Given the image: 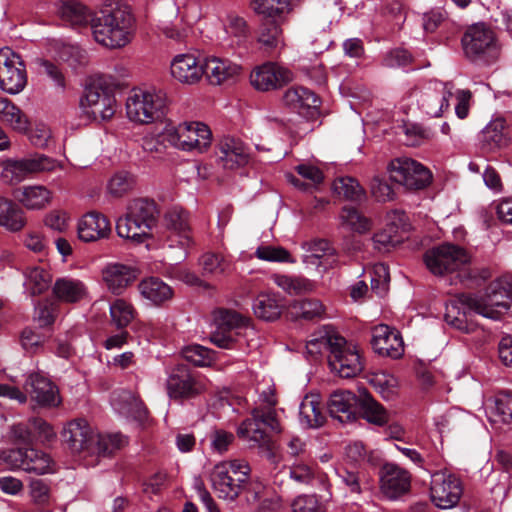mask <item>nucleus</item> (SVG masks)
<instances>
[{
  "instance_id": "nucleus-21",
  "label": "nucleus",
  "mask_w": 512,
  "mask_h": 512,
  "mask_svg": "<svg viewBox=\"0 0 512 512\" xmlns=\"http://www.w3.org/2000/svg\"><path fill=\"white\" fill-rule=\"evenodd\" d=\"M453 89L451 83H435L422 92L418 100L420 109L430 117H441L450 107Z\"/></svg>"
},
{
  "instance_id": "nucleus-34",
  "label": "nucleus",
  "mask_w": 512,
  "mask_h": 512,
  "mask_svg": "<svg viewBox=\"0 0 512 512\" xmlns=\"http://www.w3.org/2000/svg\"><path fill=\"white\" fill-rule=\"evenodd\" d=\"M509 138L505 131V120L496 118L490 121L480 134V143L483 149L493 151L505 147Z\"/></svg>"
},
{
  "instance_id": "nucleus-39",
  "label": "nucleus",
  "mask_w": 512,
  "mask_h": 512,
  "mask_svg": "<svg viewBox=\"0 0 512 512\" xmlns=\"http://www.w3.org/2000/svg\"><path fill=\"white\" fill-rule=\"evenodd\" d=\"M0 121L18 132H26L29 127L26 114L6 97H0Z\"/></svg>"
},
{
  "instance_id": "nucleus-29",
  "label": "nucleus",
  "mask_w": 512,
  "mask_h": 512,
  "mask_svg": "<svg viewBox=\"0 0 512 512\" xmlns=\"http://www.w3.org/2000/svg\"><path fill=\"white\" fill-rule=\"evenodd\" d=\"M111 233V224L102 214L90 212L85 214L78 224V237L84 242L106 238Z\"/></svg>"
},
{
  "instance_id": "nucleus-32",
  "label": "nucleus",
  "mask_w": 512,
  "mask_h": 512,
  "mask_svg": "<svg viewBox=\"0 0 512 512\" xmlns=\"http://www.w3.org/2000/svg\"><path fill=\"white\" fill-rule=\"evenodd\" d=\"M283 103L298 114H306L309 109L318 107L319 99L311 90L294 86L284 93Z\"/></svg>"
},
{
  "instance_id": "nucleus-22",
  "label": "nucleus",
  "mask_w": 512,
  "mask_h": 512,
  "mask_svg": "<svg viewBox=\"0 0 512 512\" xmlns=\"http://www.w3.org/2000/svg\"><path fill=\"white\" fill-rule=\"evenodd\" d=\"M371 344L374 351L381 356L398 359L404 353L401 334L386 324H379L372 329Z\"/></svg>"
},
{
  "instance_id": "nucleus-17",
  "label": "nucleus",
  "mask_w": 512,
  "mask_h": 512,
  "mask_svg": "<svg viewBox=\"0 0 512 512\" xmlns=\"http://www.w3.org/2000/svg\"><path fill=\"white\" fill-rule=\"evenodd\" d=\"M463 493L461 481L446 471H438L431 476L430 496L440 509L455 507Z\"/></svg>"
},
{
  "instance_id": "nucleus-35",
  "label": "nucleus",
  "mask_w": 512,
  "mask_h": 512,
  "mask_svg": "<svg viewBox=\"0 0 512 512\" xmlns=\"http://www.w3.org/2000/svg\"><path fill=\"white\" fill-rule=\"evenodd\" d=\"M53 292L57 299L66 303H75L84 299L87 295L85 284L73 278H59L53 286Z\"/></svg>"
},
{
  "instance_id": "nucleus-44",
  "label": "nucleus",
  "mask_w": 512,
  "mask_h": 512,
  "mask_svg": "<svg viewBox=\"0 0 512 512\" xmlns=\"http://www.w3.org/2000/svg\"><path fill=\"white\" fill-rule=\"evenodd\" d=\"M257 42L269 52L282 49L285 45L282 29L275 22L263 23L258 31Z\"/></svg>"
},
{
  "instance_id": "nucleus-7",
  "label": "nucleus",
  "mask_w": 512,
  "mask_h": 512,
  "mask_svg": "<svg viewBox=\"0 0 512 512\" xmlns=\"http://www.w3.org/2000/svg\"><path fill=\"white\" fill-rule=\"evenodd\" d=\"M125 107L130 121L150 124L164 116L166 95L161 90L136 88L129 93Z\"/></svg>"
},
{
  "instance_id": "nucleus-37",
  "label": "nucleus",
  "mask_w": 512,
  "mask_h": 512,
  "mask_svg": "<svg viewBox=\"0 0 512 512\" xmlns=\"http://www.w3.org/2000/svg\"><path fill=\"white\" fill-rule=\"evenodd\" d=\"M283 305L276 294L262 292L253 302L254 314L264 321H275L282 313Z\"/></svg>"
},
{
  "instance_id": "nucleus-20",
  "label": "nucleus",
  "mask_w": 512,
  "mask_h": 512,
  "mask_svg": "<svg viewBox=\"0 0 512 512\" xmlns=\"http://www.w3.org/2000/svg\"><path fill=\"white\" fill-rule=\"evenodd\" d=\"M26 396L41 407H57L61 403V398L57 386L48 378L39 374H30L24 384Z\"/></svg>"
},
{
  "instance_id": "nucleus-8",
  "label": "nucleus",
  "mask_w": 512,
  "mask_h": 512,
  "mask_svg": "<svg viewBox=\"0 0 512 512\" xmlns=\"http://www.w3.org/2000/svg\"><path fill=\"white\" fill-rule=\"evenodd\" d=\"M80 109L89 119L105 121L116 111V98L103 77L92 78L80 98Z\"/></svg>"
},
{
  "instance_id": "nucleus-45",
  "label": "nucleus",
  "mask_w": 512,
  "mask_h": 512,
  "mask_svg": "<svg viewBox=\"0 0 512 512\" xmlns=\"http://www.w3.org/2000/svg\"><path fill=\"white\" fill-rule=\"evenodd\" d=\"M290 480L300 485H309L315 479V468L307 459H295L291 464L284 467Z\"/></svg>"
},
{
  "instance_id": "nucleus-9",
  "label": "nucleus",
  "mask_w": 512,
  "mask_h": 512,
  "mask_svg": "<svg viewBox=\"0 0 512 512\" xmlns=\"http://www.w3.org/2000/svg\"><path fill=\"white\" fill-rule=\"evenodd\" d=\"M164 141L179 150L204 152L212 142L210 128L197 121L184 122L178 126L167 125L162 131Z\"/></svg>"
},
{
  "instance_id": "nucleus-54",
  "label": "nucleus",
  "mask_w": 512,
  "mask_h": 512,
  "mask_svg": "<svg viewBox=\"0 0 512 512\" xmlns=\"http://www.w3.org/2000/svg\"><path fill=\"white\" fill-rule=\"evenodd\" d=\"M182 356L196 366H210L215 360V352L201 345H190L182 350Z\"/></svg>"
},
{
  "instance_id": "nucleus-18",
  "label": "nucleus",
  "mask_w": 512,
  "mask_h": 512,
  "mask_svg": "<svg viewBox=\"0 0 512 512\" xmlns=\"http://www.w3.org/2000/svg\"><path fill=\"white\" fill-rule=\"evenodd\" d=\"M166 388L170 398L188 399L201 394L206 385L202 378L193 375L184 364H178L168 372Z\"/></svg>"
},
{
  "instance_id": "nucleus-51",
  "label": "nucleus",
  "mask_w": 512,
  "mask_h": 512,
  "mask_svg": "<svg viewBox=\"0 0 512 512\" xmlns=\"http://www.w3.org/2000/svg\"><path fill=\"white\" fill-rule=\"evenodd\" d=\"M166 243L169 249H178L175 261H183L188 256L189 249L194 245L192 232H169Z\"/></svg>"
},
{
  "instance_id": "nucleus-42",
  "label": "nucleus",
  "mask_w": 512,
  "mask_h": 512,
  "mask_svg": "<svg viewBox=\"0 0 512 512\" xmlns=\"http://www.w3.org/2000/svg\"><path fill=\"white\" fill-rule=\"evenodd\" d=\"M60 16L63 21L73 27L91 25V19L94 15L82 3L69 0L62 4L60 8Z\"/></svg>"
},
{
  "instance_id": "nucleus-19",
  "label": "nucleus",
  "mask_w": 512,
  "mask_h": 512,
  "mask_svg": "<svg viewBox=\"0 0 512 512\" xmlns=\"http://www.w3.org/2000/svg\"><path fill=\"white\" fill-rule=\"evenodd\" d=\"M250 84L260 92L281 88L293 80V73L275 62H265L255 66L250 73Z\"/></svg>"
},
{
  "instance_id": "nucleus-25",
  "label": "nucleus",
  "mask_w": 512,
  "mask_h": 512,
  "mask_svg": "<svg viewBox=\"0 0 512 512\" xmlns=\"http://www.w3.org/2000/svg\"><path fill=\"white\" fill-rule=\"evenodd\" d=\"M204 72L203 64L190 53L176 55L170 64L171 76L177 82L186 85L198 83L202 79Z\"/></svg>"
},
{
  "instance_id": "nucleus-27",
  "label": "nucleus",
  "mask_w": 512,
  "mask_h": 512,
  "mask_svg": "<svg viewBox=\"0 0 512 512\" xmlns=\"http://www.w3.org/2000/svg\"><path fill=\"white\" fill-rule=\"evenodd\" d=\"M249 150L245 144L236 138H225L219 145V163L225 169H236L249 161Z\"/></svg>"
},
{
  "instance_id": "nucleus-13",
  "label": "nucleus",
  "mask_w": 512,
  "mask_h": 512,
  "mask_svg": "<svg viewBox=\"0 0 512 512\" xmlns=\"http://www.w3.org/2000/svg\"><path fill=\"white\" fill-rule=\"evenodd\" d=\"M424 261L434 275L442 276L453 272L459 275L462 267L469 264L470 256L463 248L445 243L428 250L424 255Z\"/></svg>"
},
{
  "instance_id": "nucleus-3",
  "label": "nucleus",
  "mask_w": 512,
  "mask_h": 512,
  "mask_svg": "<svg viewBox=\"0 0 512 512\" xmlns=\"http://www.w3.org/2000/svg\"><path fill=\"white\" fill-rule=\"evenodd\" d=\"M260 400L265 406H259L252 410V417L245 419L239 425L237 435L242 441L248 444L249 448H257L260 454L274 461L276 457L275 443L270 436L259 427L262 423L272 432H282L278 412L275 409L277 400L274 391L269 387L260 394Z\"/></svg>"
},
{
  "instance_id": "nucleus-48",
  "label": "nucleus",
  "mask_w": 512,
  "mask_h": 512,
  "mask_svg": "<svg viewBox=\"0 0 512 512\" xmlns=\"http://www.w3.org/2000/svg\"><path fill=\"white\" fill-rule=\"evenodd\" d=\"M125 443L126 439L120 433L106 435L95 434V441L89 454L107 456L123 447Z\"/></svg>"
},
{
  "instance_id": "nucleus-1",
  "label": "nucleus",
  "mask_w": 512,
  "mask_h": 512,
  "mask_svg": "<svg viewBox=\"0 0 512 512\" xmlns=\"http://www.w3.org/2000/svg\"><path fill=\"white\" fill-rule=\"evenodd\" d=\"M511 303L512 282L507 277H501L492 281L483 295L461 294L457 302H452L446 307L445 320L457 329L469 332L465 311H457L456 314L457 304H461L464 309L495 320L510 308Z\"/></svg>"
},
{
  "instance_id": "nucleus-14",
  "label": "nucleus",
  "mask_w": 512,
  "mask_h": 512,
  "mask_svg": "<svg viewBox=\"0 0 512 512\" xmlns=\"http://www.w3.org/2000/svg\"><path fill=\"white\" fill-rule=\"evenodd\" d=\"M391 179L407 190H420L432 181L428 168L411 158H397L389 165Z\"/></svg>"
},
{
  "instance_id": "nucleus-43",
  "label": "nucleus",
  "mask_w": 512,
  "mask_h": 512,
  "mask_svg": "<svg viewBox=\"0 0 512 512\" xmlns=\"http://www.w3.org/2000/svg\"><path fill=\"white\" fill-rule=\"evenodd\" d=\"M288 312L295 319L313 320L324 315L325 307L318 299H302L291 303Z\"/></svg>"
},
{
  "instance_id": "nucleus-24",
  "label": "nucleus",
  "mask_w": 512,
  "mask_h": 512,
  "mask_svg": "<svg viewBox=\"0 0 512 512\" xmlns=\"http://www.w3.org/2000/svg\"><path fill=\"white\" fill-rule=\"evenodd\" d=\"M62 437L73 453H90L95 441L92 427L83 419H75L67 423Z\"/></svg>"
},
{
  "instance_id": "nucleus-60",
  "label": "nucleus",
  "mask_w": 512,
  "mask_h": 512,
  "mask_svg": "<svg viewBox=\"0 0 512 512\" xmlns=\"http://www.w3.org/2000/svg\"><path fill=\"white\" fill-rule=\"evenodd\" d=\"M340 219L342 224L359 233H363L370 228L369 220L353 207H344Z\"/></svg>"
},
{
  "instance_id": "nucleus-57",
  "label": "nucleus",
  "mask_w": 512,
  "mask_h": 512,
  "mask_svg": "<svg viewBox=\"0 0 512 512\" xmlns=\"http://www.w3.org/2000/svg\"><path fill=\"white\" fill-rule=\"evenodd\" d=\"M255 257L262 261L294 263L291 254L280 246L260 245L255 250Z\"/></svg>"
},
{
  "instance_id": "nucleus-10",
  "label": "nucleus",
  "mask_w": 512,
  "mask_h": 512,
  "mask_svg": "<svg viewBox=\"0 0 512 512\" xmlns=\"http://www.w3.org/2000/svg\"><path fill=\"white\" fill-rule=\"evenodd\" d=\"M465 55L472 61L493 63L499 56L494 32L484 23L470 26L462 38Z\"/></svg>"
},
{
  "instance_id": "nucleus-28",
  "label": "nucleus",
  "mask_w": 512,
  "mask_h": 512,
  "mask_svg": "<svg viewBox=\"0 0 512 512\" xmlns=\"http://www.w3.org/2000/svg\"><path fill=\"white\" fill-rule=\"evenodd\" d=\"M209 82L213 85H220L234 81L241 73V66L228 60L218 57H209L203 64Z\"/></svg>"
},
{
  "instance_id": "nucleus-12",
  "label": "nucleus",
  "mask_w": 512,
  "mask_h": 512,
  "mask_svg": "<svg viewBox=\"0 0 512 512\" xmlns=\"http://www.w3.org/2000/svg\"><path fill=\"white\" fill-rule=\"evenodd\" d=\"M61 165L54 159L43 154L23 159H7L2 162L1 179L4 183L18 184L32 174L44 171H54Z\"/></svg>"
},
{
  "instance_id": "nucleus-47",
  "label": "nucleus",
  "mask_w": 512,
  "mask_h": 512,
  "mask_svg": "<svg viewBox=\"0 0 512 512\" xmlns=\"http://www.w3.org/2000/svg\"><path fill=\"white\" fill-rule=\"evenodd\" d=\"M360 412L369 423L383 426L389 420V414L382 405L366 395L359 403Z\"/></svg>"
},
{
  "instance_id": "nucleus-64",
  "label": "nucleus",
  "mask_w": 512,
  "mask_h": 512,
  "mask_svg": "<svg viewBox=\"0 0 512 512\" xmlns=\"http://www.w3.org/2000/svg\"><path fill=\"white\" fill-rule=\"evenodd\" d=\"M49 283V274L42 268L33 267L27 273L26 284L33 294L42 293Z\"/></svg>"
},
{
  "instance_id": "nucleus-36",
  "label": "nucleus",
  "mask_w": 512,
  "mask_h": 512,
  "mask_svg": "<svg viewBox=\"0 0 512 512\" xmlns=\"http://www.w3.org/2000/svg\"><path fill=\"white\" fill-rule=\"evenodd\" d=\"M141 296L155 305H160L173 296L172 288L159 278L150 277L143 279L138 284Z\"/></svg>"
},
{
  "instance_id": "nucleus-26",
  "label": "nucleus",
  "mask_w": 512,
  "mask_h": 512,
  "mask_svg": "<svg viewBox=\"0 0 512 512\" xmlns=\"http://www.w3.org/2000/svg\"><path fill=\"white\" fill-rule=\"evenodd\" d=\"M407 231L408 225L405 223V215L395 213L394 219L387 224L386 228L374 235V248L379 252H388L404 241Z\"/></svg>"
},
{
  "instance_id": "nucleus-55",
  "label": "nucleus",
  "mask_w": 512,
  "mask_h": 512,
  "mask_svg": "<svg viewBox=\"0 0 512 512\" xmlns=\"http://www.w3.org/2000/svg\"><path fill=\"white\" fill-rule=\"evenodd\" d=\"M120 401L124 403L122 406L117 407L116 402H114V406L121 414L131 416L139 420L146 416V408L144 407L143 402L132 393L126 391L123 392L120 395Z\"/></svg>"
},
{
  "instance_id": "nucleus-58",
  "label": "nucleus",
  "mask_w": 512,
  "mask_h": 512,
  "mask_svg": "<svg viewBox=\"0 0 512 512\" xmlns=\"http://www.w3.org/2000/svg\"><path fill=\"white\" fill-rule=\"evenodd\" d=\"M165 222L169 232H192L189 215L180 207H172L165 214Z\"/></svg>"
},
{
  "instance_id": "nucleus-31",
  "label": "nucleus",
  "mask_w": 512,
  "mask_h": 512,
  "mask_svg": "<svg viewBox=\"0 0 512 512\" xmlns=\"http://www.w3.org/2000/svg\"><path fill=\"white\" fill-rule=\"evenodd\" d=\"M134 270L124 264L107 265L103 270V280L110 292L120 295L135 280Z\"/></svg>"
},
{
  "instance_id": "nucleus-62",
  "label": "nucleus",
  "mask_w": 512,
  "mask_h": 512,
  "mask_svg": "<svg viewBox=\"0 0 512 512\" xmlns=\"http://www.w3.org/2000/svg\"><path fill=\"white\" fill-rule=\"evenodd\" d=\"M133 185V178L125 172L116 173L108 182V192L113 197H122Z\"/></svg>"
},
{
  "instance_id": "nucleus-11",
  "label": "nucleus",
  "mask_w": 512,
  "mask_h": 512,
  "mask_svg": "<svg viewBox=\"0 0 512 512\" xmlns=\"http://www.w3.org/2000/svg\"><path fill=\"white\" fill-rule=\"evenodd\" d=\"M0 461L12 470L20 469L27 473L43 475L55 471V463L50 455L35 448L3 450Z\"/></svg>"
},
{
  "instance_id": "nucleus-46",
  "label": "nucleus",
  "mask_w": 512,
  "mask_h": 512,
  "mask_svg": "<svg viewBox=\"0 0 512 512\" xmlns=\"http://www.w3.org/2000/svg\"><path fill=\"white\" fill-rule=\"evenodd\" d=\"M252 9L269 18L282 17L292 10L291 0H252Z\"/></svg>"
},
{
  "instance_id": "nucleus-63",
  "label": "nucleus",
  "mask_w": 512,
  "mask_h": 512,
  "mask_svg": "<svg viewBox=\"0 0 512 512\" xmlns=\"http://www.w3.org/2000/svg\"><path fill=\"white\" fill-rule=\"evenodd\" d=\"M162 33L177 43H187L192 34V27L186 23L167 24L162 28Z\"/></svg>"
},
{
  "instance_id": "nucleus-4",
  "label": "nucleus",
  "mask_w": 512,
  "mask_h": 512,
  "mask_svg": "<svg viewBox=\"0 0 512 512\" xmlns=\"http://www.w3.org/2000/svg\"><path fill=\"white\" fill-rule=\"evenodd\" d=\"M133 23L130 7L116 3L93 16L90 26L92 37L97 44L108 49L125 47L132 39Z\"/></svg>"
},
{
  "instance_id": "nucleus-40",
  "label": "nucleus",
  "mask_w": 512,
  "mask_h": 512,
  "mask_svg": "<svg viewBox=\"0 0 512 512\" xmlns=\"http://www.w3.org/2000/svg\"><path fill=\"white\" fill-rule=\"evenodd\" d=\"M52 199V192L41 185H32L23 187L18 196L19 202L30 210H40L45 208Z\"/></svg>"
},
{
  "instance_id": "nucleus-16",
  "label": "nucleus",
  "mask_w": 512,
  "mask_h": 512,
  "mask_svg": "<svg viewBox=\"0 0 512 512\" xmlns=\"http://www.w3.org/2000/svg\"><path fill=\"white\" fill-rule=\"evenodd\" d=\"M27 84L21 57L6 47L0 50V88L9 94L20 93Z\"/></svg>"
},
{
  "instance_id": "nucleus-49",
  "label": "nucleus",
  "mask_w": 512,
  "mask_h": 512,
  "mask_svg": "<svg viewBox=\"0 0 512 512\" xmlns=\"http://www.w3.org/2000/svg\"><path fill=\"white\" fill-rule=\"evenodd\" d=\"M225 29L237 47H246L251 32L244 18L234 14L228 15Z\"/></svg>"
},
{
  "instance_id": "nucleus-38",
  "label": "nucleus",
  "mask_w": 512,
  "mask_h": 512,
  "mask_svg": "<svg viewBox=\"0 0 512 512\" xmlns=\"http://www.w3.org/2000/svg\"><path fill=\"white\" fill-rule=\"evenodd\" d=\"M310 252L304 257V262L323 266L325 269L335 263V249L327 240L318 239L305 243Z\"/></svg>"
},
{
  "instance_id": "nucleus-6",
  "label": "nucleus",
  "mask_w": 512,
  "mask_h": 512,
  "mask_svg": "<svg viewBox=\"0 0 512 512\" xmlns=\"http://www.w3.org/2000/svg\"><path fill=\"white\" fill-rule=\"evenodd\" d=\"M250 472L251 468L246 460L222 461L212 468L209 480L219 498L234 501L248 482Z\"/></svg>"
},
{
  "instance_id": "nucleus-2",
  "label": "nucleus",
  "mask_w": 512,
  "mask_h": 512,
  "mask_svg": "<svg viewBox=\"0 0 512 512\" xmlns=\"http://www.w3.org/2000/svg\"><path fill=\"white\" fill-rule=\"evenodd\" d=\"M306 352L312 357L328 353L331 371L341 378L355 377L363 369L356 347L332 326H323L311 334L306 343Z\"/></svg>"
},
{
  "instance_id": "nucleus-50",
  "label": "nucleus",
  "mask_w": 512,
  "mask_h": 512,
  "mask_svg": "<svg viewBox=\"0 0 512 512\" xmlns=\"http://www.w3.org/2000/svg\"><path fill=\"white\" fill-rule=\"evenodd\" d=\"M112 323L118 328L128 326L135 317V309L124 299H116L110 304Z\"/></svg>"
},
{
  "instance_id": "nucleus-41",
  "label": "nucleus",
  "mask_w": 512,
  "mask_h": 512,
  "mask_svg": "<svg viewBox=\"0 0 512 512\" xmlns=\"http://www.w3.org/2000/svg\"><path fill=\"white\" fill-rule=\"evenodd\" d=\"M25 223L23 210L11 200L0 196V225L10 231H19Z\"/></svg>"
},
{
  "instance_id": "nucleus-5",
  "label": "nucleus",
  "mask_w": 512,
  "mask_h": 512,
  "mask_svg": "<svg viewBox=\"0 0 512 512\" xmlns=\"http://www.w3.org/2000/svg\"><path fill=\"white\" fill-rule=\"evenodd\" d=\"M157 214V207L153 200L142 198L132 200L126 214L116 221L118 236L137 244L143 243L151 236Z\"/></svg>"
},
{
  "instance_id": "nucleus-59",
  "label": "nucleus",
  "mask_w": 512,
  "mask_h": 512,
  "mask_svg": "<svg viewBox=\"0 0 512 512\" xmlns=\"http://www.w3.org/2000/svg\"><path fill=\"white\" fill-rule=\"evenodd\" d=\"M371 383L386 400L392 399L397 394L398 380L390 373L381 372L375 374L371 379Z\"/></svg>"
},
{
  "instance_id": "nucleus-23",
  "label": "nucleus",
  "mask_w": 512,
  "mask_h": 512,
  "mask_svg": "<svg viewBox=\"0 0 512 512\" xmlns=\"http://www.w3.org/2000/svg\"><path fill=\"white\" fill-rule=\"evenodd\" d=\"M411 484L410 473L394 463L383 465L380 473V487L383 494L396 499L408 492Z\"/></svg>"
},
{
  "instance_id": "nucleus-15",
  "label": "nucleus",
  "mask_w": 512,
  "mask_h": 512,
  "mask_svg": "<svg viewBox=\"0 0 512 512\" xmlns=\"http://www.w3.org/2000/svg\"><path fill=\"white\" fill-rule=\"evenodd\" d=\"M215 331L211 334V342L219 348L230 349L237 341V329L246 327L249 319L236 311L220 308L213 314Z\"/></svg>"
},
{
  "instance_id": "nucleus-30",
  "label": "nucleus",
  "mask_w": 512,
  "mask_h": 512,
  "mask_svg": "<svg viewBox=\"0 0 512 512\" xmlns=\"http://www.w3.org/2000/svg\"><path fill=\"white\" fill-rule=\"evenodd\" d=\"M358 398L350 391H336L330 395L328 411L332 418L341 423L352 422L356 418L355 410Z\"/></svg>"
},
{
  "instance_id": "nucleus-52",
  "label": "nucleus",
  "mask_w": 512,
  "mask_h": 512,
  "mask_svg": "<svg viewBox=\"0 0 512 512\" xmlns=\"http://www.w3.org/2000/svg\"><path fill=\"white\" fill-rule=\"evenodd\" d=\"M333 190L339 196L352 201L360 200L364 195V191L357 180L349 176L335 179Z\"/></svg>"
},
{
  "instance_id": "nucleus-56",
  "label": "nucleus",
  "mask_w": 512,
  "mask_h": 512,
  "mask_svg": "<svg viewBox=\"0 0 512 512\" xmlns=\"http://www.w3.org/2000/svg\"><path fill=\"white\" fill-rule=\"evenodd\" d=\"M200 265L205 274L222 275L230 269V262L221 254L207 252L200 258Z\"/></svg>"
},
{
  "instance_id": "nucleus-53",
  "label": "nucleus",
  "mask_w": 512,
  "mask_h": 512,
  "mask_svg": "<svg viewBox=\"0 0 512 512\" xmlns=\"http://www.w3.org/2000/svg\"><path fill=\"white\" fill-rule=\"evenodd\" d=\"M272 279L279 288L289 294H300L312 288L310 281L301 277L275 274L272 276Z\"/></svg>"
},
{
  "instance_id": "nucleus-61",
  "label": "nucleus",
  "mask_w": 512,
  "mask_h": 512,
  "mask_svg": "<svg viewBox=\"0 0 512 512\" xmlns=\"http://www.w3.org/2000/svg\"><path fill=\"white\" fill-rule=\"evenodd\" d=\"M389 281L390 275L388 267L383 263L376 264L372 269L371 289L376 295L382 297L388 291Z\"/></svg>"
},
{
  "instance_id": "nucleus-33",
  "label": "nucleus",
  "mask_w": 512,
  "mask_h": 512,
  "mask_svg": "<svg viewBox=\"0 0 512 512\" xmlns=\"http://www.w3.org/2000/svg\"><path fill=\"white\" fill-rule=\"evenodd\" d=\"M300 423L306 428H318L325 422L318 394L306 395L299 406Z\"/></svg>"
}]
</instances>
